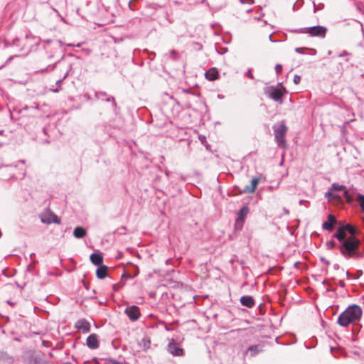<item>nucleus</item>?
Segmentation results:
<instances>
[{"label":"nucleus","instance_id":"1","mask_svg":"<svg viewBox=\"0 0 364 364\" xmlns=\"http://www.w3.org/2000/svg\"><path fill=\"white\" fill-rule=\"evenodd\" d=\"M359 230L349 223H339L332 237L336 238L338 244L331 240L326 243L328 250L337 247L341 255L346 259L358 260L364 257V250H361V240L358 237Z\"/></svg>","mask_w":364,"mask_h":364},{"label":"nucleus","instance_id":"2","mask_svg":"<svg viewBox=\"0 0 364 364\" xmlns=\"http://www.w3.org/2000/svg\"><path fill=\"white\" fill-rule=\"evenodd\" d=\"M363 311L357 304L350 305L338 317L337 323L341 327H348L349 325H355L362 316Z\"/></svg>","mask_w":364,"mask_h":364},{"label":"nucleus","instance_id":"3","mask_svg":"<svg viewBox=\"0 0 364 364\" xmlns=\"http://www.w3.org/2000/svg\"><path fill=\"white\" fill-rule=\"evenodd\" d=\"M288 31L293 33H306L311 37L324 38L327 33V28L323 26H314L301 28L288 29Z\"/></svg>","mask_w":364,"mask_h":364},{"label":"nucleus","instance_id":"4","mask_svg":"<svg viewBox=\"0 0 364 364\" xmlns=\"http://www.w3.org/2000/svg\"><path fill=\"white\" fill-rule=\"evenodd\" d=\"M272 128L274 134V140L277 146L281 148H285L287 146L285 136L288 131L285 122L283 120L278 127L274 125Z\"/></svg>","mask_w":364,"mask_h":364},{"label":"nucleus","instance_id":"5","mask_svg":"<svg viewBox=\"0 0 364 364\" xmlns=\"http://www.w3.org/2000/svg\"><path fill=\"white\" fill-rule=\"evenodd\" d=\"M46 49L48 59H53L62 53V43L60 41H49Z\"/></svg>","mask_w":364,"mask_h":364},{"label":"nucleus","instance_id":"6","mask_svg":"<svg viewBox=\"0 0 364 364\" xmlns=\"http://www.w3.org/2000/svg\"><path fill=\"white\" fill-rule=\"evenodd\" d=\"M264 93L275 102L283 103L284 92L282 89L275 86H267L264 87Z\"/></svg>","mask_w":364,"mask_h":364},{"label":"nucleus","instance_id":"7","mask_svg":"<svg viewBox=\"0 0 364 364\" xmlns=\"http://www.w3.org/2000/svg\"><path fill=\"white\" fill-rule=\"evenodd\" d=\"M249 212L250 210L247 205H244L237 213V218L235 219V228L236 230H242L245 222L246 217L248 215Z\"/></svg>","mask_w":364,"mask_h":364},{"label":"nucleus","instance_id":"8","mask_svg":"<svg viewBox=\"0 0 364 364\" xmlns=\"http://www.w3.org/2000/svg\"><path fill=\"white\" fill-rule=\"evenodd\" d=\"M167 350L174 356H181L183 355V349L179 347L178 343L175 341L173 338L170 340L167 346Z\"/></svg>","mask_w":364,"mask_h":364},{"label":"nucleus","instance_id":"9","mask_svg":"<svg viewBox=\"0 0 364 364\" xmlns=\"http://www.w3.org/2000/svg\"><path fill=\"white\" fill-rule=\"evenodd\" d=\"M41 222L44 224L60 223V219L53 213L48 212L41 218Z\"/></svg>","mask_w":364,"mask_h":364},{"label":"nucleus","instance_id":"10","mask_svg":"<svg viewBox=\"0 0 364 364\" xmlns=\"http://www.w3.org/2000/svg\"><path fill=\"white\" fill-rule=\"evenodd\" d=\"M95 96L97 100L111 102L114 107H117V102L113 96L108 95L106 92L98 91L95 92Z\"/></svg>","mask_w":364,"mask_h":364},{"label":"nucleus","instance_id":"11","mask_svg":"<svg viewBox=\"0 0 364 364\" xmlns=\"http://www.w3.org/2000/svg\"><path fill=\"white\" fill-rule=\"evenodd\" d=\"M125 313L129 318L132 321H136L141 315L139 308L135 305L127 307L125 310Z\"/></svg>","mask_w":364,"mask_h":364},{"label":"nucleus","instance_id":"12","mask_svg":"<svg viewBox=\"0 0 364 364\" xmlns=\"http://www.w3.org/2000/svg\"><path fill=\"white\" fill-rule=\"evenodd\" d=\"M327 218H328L327 221H325L323 223L322 228H323V229H324L328 232H331L333 230L334 225L338 223V221H337L336 217L332 214L328 215Z\"/></svg>","mask_w":364,"mask_h":364},{"label":"nucleus","instance_id":"13","mask_svg":"<svg viewBox=\"0 0 364 364\" xmlns=\"http://www.w3.org/2000/svg\"><path fill=\"white\" fill-rule=\"evenodd\" d=\"M136 269V272L134 274V275H131L129 274H127L126 272H124L122 275V277H121V282L119 283V284H115L113 285V289L114 291H117L119 289V288H121L122 287H123L125 284L124 281L127 279H132L134 278V277H136L138 274H139V269H137V267H135Z\"/></svg>","mask_w":364,"mask_h":364},{"label":"nucleus","instance_id":"14","mask_svg":"<svg viewBox=\"0 0 364 364\" xmlns=\"http://www.w3.org/2000/svg\"><path fill=\"white\" fill-rule=\"evenodd\" d=\"M75 327L82 330L84 333H89L90 331V323L85 319L81 318L76 321Z\"/></svg>","mask_w":364,"mask_h":364},{"label":"nucleus","instance_id":"15","mask_svg":"<svg viewBox=\"0 0 364 364\" xmlns=\"http://www.w3.org/2000/svg\"><path fill=\"white\" fill-rule=\"evenodd\" d=\"M86 344H87V347L92 350L98 348L99 341H98L97 335L95 333L90 334L87 338Z\"/></svg>","mask_w":364,"mask_h":364},{"label":"nucleus","instance_id":"16","mask_svg":"<svg viewBox=\"0 0 364 364\" xmlns=\"http://www.w3.org/2000/svg\"><path fill=\"white\" fill-rule=\"evenodd\" d=\"M263 345L261 344L250 346L246 350L245 354H250V357H255L259 353L263 351Z\"/></svg>","mask_w":364,"mask_h":364},{"label":"nucleus","instance_id":"17","mask_svg":"<svg viewBox=\"0 0 364 364\" xmlns=\"http://www.w3.org/2000/svg\"><path fill=\"white\" fill-rule=\"evenodd\" d=\"M259 178H253L251 181L250 186H246L243 190L240 191V193H252L255 191L256 187L259 183Z\"/></svg>","mask_w":364,"mask_h":364},{"label":"nucleus","instance_id":"18","mask_svg":"<svg viewBox=\"0 0 364 364\" xmlns=\"http://www.w3.org/2000/svg\"><path fill=\"white\" fill-rule=\"evenodd\" d=\"M240 304L247 308H252L255 305V301L252 296L245 295L242 296L240 299Z\"/></svg>","mask_w":364,"mask_h":364},{"label":"nucleus","instance_id":"19","mask_svg":"<svg viewBox=\"0 0 364 364\" xmlns=\"http://www.w3.org/2000/svg\"><path fill=\"white\" fill-rule=\"evenodd\" d=\"M96 276L100 279H103L108 276V267L105 264L97 266Z\"/></svg>","mask_w":364,"mask_h":364},{"label":"nucleus","instance_id":"20","mask_svg":"<svg viewBox=\"0 0 364 364\" xmlns=\"http://www.w3.org/2000/svg\"><path fill=\"white\" fill-rule=\"evenodd\" d=\"M91 262L95 266L103 264V257L100 253L93 252L90 256Z\"/></svg>","mask_w":364,"mask_h":364},{"label":"nucleus","instance_id":"21","mask_svg":"<svg viewBox=\"0 0 364 364\" xmlns=\"http://www.w3.org/2000/svg\"><path fill=\"white\" fill-rule=\"evenodd\" d=\"M205 76L208 80L213 81L218 79L219 73L215 68H211L205 72Z\"/></svg>","mask_w":364,"mask_h":364},{"label":"nucleus","instance_id":"22","mask_svg":"<svg viewBox=\"0 0 364 364\" xmlns=\"http://www.w3.org/2000/svg\"><path fill=\"white\" fill-rule=\"evenodd\" d=\"M87 235V230L82 226L76 227L73 230V236L77 239H82Z\"/></svg>","mask_w":364,"mask_h":364},{"label":"nucleus","instance_id":"23","mask_svg":"<svg viewBox=\"0 0 364 364\" xmlns=\"http://www.w3.org/2000/svg\"><path fill=\"white\" fill-rule=\"evenodd\" d=\"M64 59V55L61 56V58L56 61L55 63L48 65L46 68L41 69V70L38 71V73H48L50 71L54 70L55 68L57 67V65L60 63Z\"/></svg>","mask_w":364,"mask_h":364},{"label":"nucleus","instance_id":"24","mask_svg":"<svg viewBox=\"0 0 364 364\" xmlns=\"http://www.w3.org/2000/svg\"><path fill=\"white\" fill-rule=\"evenodd\" d=\"M0 361L11 363L14 361V358L7 353L0 350Z\"/></svg>","mask_w":364,"mask_h":364},{"label":"nucleus","instance_id":"25","mask_svg":"<svg viewBox=\"0 0 364 364\" xmlns=\"http://www.w3.org/2000/svg\"><path fill=\"white\" fill-rule=\"evenodd\" d=\"M356 200L358 201L363 213H364V195L358 193L356 194Z\"/></svg>","mask_w":364,"mask_h":364},{"label":"nucleus","instance_id":"26","mask_svg":"<svg viewBox=\"0 0 364 364\" xmlns=\"http://www.w3.org/2000/svg\"><path fill=\"white\" fill-rule=\"evenodd\" d=\"M170 58L171 59L176 60L179 58V53L176 50H171L169 51L168 54L164 55V58Z\"/></svg>","mask_w":364,"mask_h":364},{"label":"nucleus","instance_id":"27","mask_svg":"<svg viewBox=\"0 0 364 364\" xmlns=\"http://www.w3.org/2000/svg\"><path fill=\"white\" fill-rule=\"evenodd\" d=\"M31 364H43L44 363V360L39 355L33 356L30 360Z\"/></svg>","mask_w":364,"mask_h":364},{"label":"nucleus","instance_id":"28","mask_svg":"<svg viewBox=\"0 0 364 364\" xmlns=\"http://www.w3.org/2000/svg\"><path fill=\"white\" fill-rule=\"evenodd\" d=\"M331 190L332 191H345L346 190V188L343 185H339L338 183H334L331 185Z\"/></svg>","mask_w":364,"mask_h":364},{"label":"nucleus","instance_id":"29","mask_svg":"<svg viewBox=\"0 0 364 364\" xmlns=\"http://www.w3.org/2000/svg\"><path fill=\"white\" fill-rule=\"evenodd\" d=\"M325 197L330 201L333 199H341V197L339 195L336 194V193H333L330 191H327L326 193H325Z\"/></svg>","mask_w":364,"mask_h":364},{"label":"nucleus","instance_id":"30","mask_svg":"<svg viewBox=\"0 0 364 364\" xmlns=\"http://www.w3.org/2000/svg\"><path fill=\"white\" fill-rule=\"evenodd\" d=\"M72 70V64H69V70L66 72V73L65 74V75L63 76V77L60 80H58L57 82H56V85L60 87L63 82V81L68 77V75H69V72Z\"/></svg>","mask_w":364,"mask_h":364},{"label":"nucleus","instance_id":"31","mask_svg":"<svg viewBox=\"0 0 364 364\" xmlns=\"http://www.w3.org/2000/svg\"><path fill=\"white\" fill-rule=\"evenodd\" d=\"M343 196L346 198L347 203H351L353 201V196L346 190L343 192Z\"/></svg>","mask_w":364,"mask_h":364},{"label":"nucleus","instance_id":"32","mask_svg":"<svg viewBox=\"0 0 364 364\" xmlns=\"http://www.w3.org/2000/svg\"><path fill=\"white\" fill-rule=\"evenodd\" d=\"M142 343H143V346H144V349H147L150 347V343H151V341L149 340V338H144L142 339Z\"/></svg>","mask_w":364,"mask_h":364},{"label":"nucleus","instance_id":"33","mask_svg":"<svg viewBox=\"0 0 364 364\" xmlns=\"http://www.w3.org/2000/svg\"><path fill=\"white\" fill-rule=\"evenodd\" d=\"M275 71L277 75H279L282 71V65L281 64H277L275 66Z\"/></svg>","mask_w":364,"mask_h":364},{"label":"nucleus","instance_id":"34","mask_svg":"<svg viewBox=\"0 0 364 364\" xmlns=\"http://www.w3.org/2000/svg\"><path fill=\"white\" fill-rule=\"evenodd\" d=\"M294 82L295 85H298L301 82V76L298 75H295L294 76V80H293Z\"/></svg>","mask_w":364,"mask_h":364},{"label":"nucleus","instance_id":"35","mask_svg":"<svg viewBox=\"0 0 364 364\" xmlns=\"http://www.w3.org/2000/svg\"><path fill=\"white\" fill-rule=\"evenodd\" d=\"M307 49L306 48H295V52H296L297 53H299V54H304V50Z\"/></svg>","mask_w":364,"mask_h":364},{"label":"nucleus","instance_id":"36","mask_svg":"<svg viewBox=\"0 0 364 364\" xmlns=\"http://www.w3.org/2000/svg\"><path fill=\"white\" fill-rule=\"evenodd\" d=\"M17 57H20L19 55H11L10 56L7 60L6 61L5 64H9L10 62H11V60L15 58H17Z\"/></svg>","mask_w":364,"mask_h":364},{"label":"nucleus","instance_id":"37","mask_svg":"<svg viewBox=\"0 0 364 364\" xmlns=\"http://www.w3.org/2000/svg\"><path fill=\"white\" fill-rule=\"evenodd\" d=\"M136 1V0H131L129 3V8L132 10V11H134L135 9L134 7V5H133V3Z\"/></svg>","mask_w":364,"mask_h":364},{"label":"nucleus","instance_id":"38","mask_svg":"<svg viewBox=\"0 0 364 364\" xmlns=\"http://www.w3.org/2000/svg\"><path fill=\"white\" fill-rule=\"evenodd\" d=\"M245 75L251 79H253L254 78V76L252 74V71L251 70H248L246 73H245Z\"/></svg>","mask_w":364,"mask_h":364},{"label":"nucleus","instance_id":"39","mask_svg":"<svg viewBox=\"0 0 364 364\" xmlns=\"http://www.w3.org/2000/svg\"><path fill=\"white\" fill-rule=\"evenodd\" d=\"M160 323H161V326H163L164 327V329L167 331H170L171 328H168L167 323L163 322V321H160Z\"/></svg>","mask_w":364,"mask_h":364},{"label":"nucleus","instance_id":"40","mask_svg":"<svg viewBox=\"0 0 364 364\" xmlns=\"http://www.w3.org/2000/svg\"><path fill=\"white\" fill-rule=\"evenodd\" d=\"M320 260H321V262H322L326 265H329L330 264V262L328 260H327L326 259H325L324 257H321Z\"/></svg>","mask_w":364,"mask_h":364},{"label":"nucleus","instance_id":"41","mask_svg":"<svg viewBox=\"0 0 364 364\" xmlns=\"http://www.w3.org/2000/svg\"><path fill=\"white\" fill-rule=\"evenodd\" d=\"M19 41L18 38H15L14 40H13L12 43H9L8 45L9 46H14V45H16V43Z\"/></svg>","mask_w":364,"mask_h":364},{"label":"nucleus","instance_id":"42","mask_svg":"<svg viewBox=\"0 0 364 364\" xmlns=\"http://www.w3.org/2000/svg\"><path fill=\"white\" fill-rule=\"evenodd\" d=\"M338 285L341 287H345L346 286V284L344 282L343 280H339L338 282Z\"/></svg>","mask_w":364,"mask_h":364},{"label":"nucleus","instance_id":"43","mask_svg":"<svg viewBox=\"0 0 364 364\" xmlns=\"http://www.w3.org/2000/svg\"><path fill=\"white\" fill-rule=\"evenodd\" d=\"M240 2L242 4H245V3H247V4H253L254 1L253 0H249V1H245V0H240Z\"/></svg>","mask_w":364,"mask_h":364},{"label":"nucleus","instance_id":"44","mask_svg":"<svg viewBox=\"0 0 364 364\" xmlns=\"http://www.w3.org/2000/svg\"><path fill=\"white\" fill-rule=\"evenodd\" d=\"M357 274H358V276L355 277L356 279L358 278L360 276H361L363 274V272L362 270H358Z\"/></svg>","mask_w":364,"mask_h":364},{"label":"nucleus","instance_id":"45","mask_svg":"<svg viewBox=\"0 0 364 364\" xmlns=\"http://www.w3.org/2000/svg\"><path fill=\"white\" fill-rule=\"evenodd\" d=\"M348 55V53L346 52V51H343L342 53L339 54V57H343V56H345V55Z\"/></svg>","mask_w":364,"mask_h":364},{"label":"nucleus","instance_id":"46","mask_svg":"<svg viewBox=\"0 0 364 364\" xmlns=\"http://www.w3.org/2000/svg\"><path fill=\"white\" fill-rule=\"evenodd\" d=\"M6 303H7L9 305L11 306H14L15 305V303H14V302H12V301H10V300L6 301Z\"/></svg>","mask_w":364,"mask_h":364},{"label":"nucleus","instance_id":"47","mask_svg":"<svg viewBox=\"0 0 364 364\" xmlns=\"http://www.w3.org/2000/svg\"><path fill=\"white\" fill-rule=\"evenodd\" d=\"M31 108L38 109H39V105L37 104V103H35V105L34 106H31Z\"/></svg>","mask_w":364,"mask_h":364},{"label":"nucleus","instance_id":"48","mask_svg":"<svg viewBox=\"0 0 364 364\" xmlns=\"http://www.w3.org/2000/svg\"><path fill=\"white\" fill-rule=\"evenodd\" d=\"M227 50H228V49H227V48H224V50H221V52L218 51V53H220V54H223V53H225Z\"/></svg>","mask_w":364,"mask_h":364},{"label":"nucleus","instance_id":"49","mask_svg":"<svg viewBox=\"0 0 364 364\" xmlns=\"http://www.w3.org/2000/svg\"><path fill=\"white\" fill-rule=\"evenodd\" d=\"M227 50H228V49H227V48H224V50H221V52L218 51V53H220V54H223V53H225Z\"/></svg>","mask_w":364,"mask_h":364},{"label":"nucleus","instance_id":"50","mask_svg":"<svg viewBox=\"0 0 364 364\" xmlns=\"http://www.w3.org/2000/svg\"><path fill=\"white\" fill-rule=\"evenodd\" d=\"M304 203H308V201L305 200H299V204H303Z\"/></svg>","mask_w":364,"mask_h":364},{"label":"nucleus","instance_id":"51","mask_svg":"<svg viewBox=\"0 0 364 364\" xmlns=\"http://www.w3.org/2000/svg\"><path fill=\"white\" fill-rule=\"evenodd\" d=\"M149 295L151 297H154L156 295V292H150Z\"/></svg>","mask_w":364,"mask_h":364},{"label":"nucleus","instance_id":"52","mask_svg":"<svg viewBox=\"0 0 364 364\" xmlns=\"http://www.w3.org/2000/svg\"><path fill=\"white\" fill-rule=\"evenodd\" d=\"M27 270H28V271H29V272H31V271L32 270V267H31V265H28V266L27 267Z\"/></svg>","mask_w":364,"mask_h":364},{"label":"nucleus","instance_id":"53","mask_svg":"<svg viewBox=\"0 0 364 364\" xmlns=\"http://www.w3.org/2000/svg\"><path fill=\"white\" fill-rule=\"evenodd\" d=\"M334 269H337L339 268V265L338 264H334L333 266Z\"/></svg>","mask_w":364,"mask_h":364},{"label":"nucleus","instance_id":"54","mask_svg":"<svg viewBox=\"0 0 364 364\" xmlns=\"http://www.w3.org/2000/svg\"><path fill=\"white\" fill-rule=\"evenodd\" d=\"M93 361H95L97 364L99 363L98 359L97 358H94Z\"/></svg>","mask_w":364,"mask_h":364},{"label":"nucleus","instance_id":"55","mask_svg":"<svg viewBox=\"0 0 364 364\" xmlns=\"http://www.w3.org/2000/svg\"><path fill=\"white\" fill-rule=\"evenodd\" d=\"M18 164H25V161L24 160H20L18 161Z\"/></svg>","mask_w":364,"mask_h":364},{"label":"nucleus","instance_id":"56","mask_svg":"<svg viewBox=\"0 0 364 364\" xmlns=\"http://www.w3.org/2000/svg\"><path fill=\"white\" fill-rule=\"evenodd\" d=\"M269 39L270 41L274 42V41L272 40V34L269 36Z\"/></svg>","mask_w":364,"mask_h":364},{"label":"nucleus","instance_id":"57","mask_svg":"<svg viewBox=\"0 0 364 364\" xmlns=\"http://www.w3.org/2000/svg\"><path fill=\"white\" fill-rule=\"evenodd\" d=\"M346 276H347V277H348H348H350V272H349L348 271H347V272H346Z\"/></svg>","mask_w":364,"mask_h":364},{"label":"nucleus","instance_id":"58","mask_svg":"<svg viewBox=\"0 0 364 364\" xmlns=\"http://www.w3.org/2000/svg\"><path fill=\"white\" fill-rule=\"evenodd\" d=\"M25 175H26V171H25V170H24V171H23V173H22V177H21V178H24Z\"/></svg>","mask_w":364,"mask_h":364},{"label":"nucleus","instance_id":"59","mask_svg":"<svg viewBox=\"0 0 364 364\" xmlns=\"http://www.w3.org/2000/svg\"><path fill=\"white\" fill-rule=\"evenodd\" d=\"M327 291H334L335 289H328Z\"/></svg>","mask_w":364,"mask_h":364},{"label":"nucleus","instance_id":"60","mask_svg":"<svg viewBox=\"0 0 364 364\" xmlns=\"http://www.w3.org/2000/svg\"><path fill=\"white\" fill-rule=\"evenodd\" d=\"M322 284H327V281H326V280H323V281L322 282Z\"/></svg>","mask_w":364,"mask_h":364},{"label":"nucleus","instance_id":"61","mask_svg":"<svg viewBox=\"0 0 364 364\" xmlns=\"http://www.w3.org/2000/svg\"><path fill=\"white\" fill-rule=\"evenodd\" d=\"M43 132H44V134H47L46 128H43Z\"/></svg>","mask_w":364,"mask_h":364},{"label":"nucleus","instance_id":"62","mask_svg":"<svg viewBox=\"0 0 364 364\" xmlns=\"http://www.w3.org/2000/svg\"><path fill=\"white\" fill-rule=\"evenodd\" d=\"M230 262L231 263H233V262H235V259H233V258H232V259H230Z\"/></svg>","mask_w":364,"mask_h":364},{"label":"nucleus","instance_id":"63","mask_svg":"<svg viewBox=\"0 0 364 364\" xmlns=\"http://www.w3.org/2000/svg\"><path fill=\"white\" fill-rule=\"evenodd\" d=\"M284 212H285V213H287V214H288V213H289V210H287V209H284Z\"/></svg>","mask_w":364,"mask_h":364},{"label":"nucleus","instance_id":"64","mask_svg":"<svg viewBox=\"0 0 364 364\" xmlns=\"http://www.w3.org/2000/svg\"><path fill=\"white\" fill-rule=\"evenodd\" d=\"M63 364H71L70 363H65Z\"/></svg>","mask_w":364,"mask_h":364}]
</instances>
